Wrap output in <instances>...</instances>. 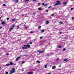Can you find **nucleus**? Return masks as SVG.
<instances>
[{
	"label": "nucleus",
	"mask_w": 74,
	"mask_h": 74,
	"mask_svg": "<svg viewBox=\"0 0 74 74\" xmlns=\"http://www.w3.org/2000/svg\"><path fill=\"white\" fill-rule=\"evenodd\" d=\"M15 68H13L11 70V71L10 72V73L9 74H13V73H14V72H15Z\"/></svg>",
	"instance_id": "nucleus-1"
},
{
	"label": "nucleus",
	"mask_w": 74,
	"mask_h": 74,
	"mask_svg": "<svg viewBox=\"0 0 74 74\" xmlns=\"http://www.w3.org/2000/svg\"><path fill=\"white\" fill-rule=\"evenodd\" d=\"M27 74H33V72H28L27 73Z\"/></svg>",
	"instance_id": "nucleus-7"
},
{
	"label": "nucleus",
	"mask_w": 74,
	"mask_h": 74,
	"mask_svg": "<svg viewBox=\"0 0 74 74\" xmlns=\"http://www.w3.org/2000/svg\"><path fill=\"white\" fill-rule=\"evenodd\" d=\"M10 64H6V66H10Z\"/></svg>",
	"instance_id": "nucleus-14"
},
{
	"label": "nucleus",
	"mask_w": 74,
	"mask_h": 74,
	"mask_svg": "<svg viewBox=\"0 0 74 74\" xmlns=\"http://www.w3.org/2000/svg\"><path fill=\"white\" fill-rule=\"evenodd\" d=\"M66 49L65 48H64V49H63L62 50L63 51H66Z\"/></svg>",
	"instance_id": "nucleus-26"
},
{
	"label": "nucleus",
	"mask_w": 74,
	"mask_h": 74,
	"mask_svg": "<svg viewBox=\"0 0 74 74\" xmlns=\"http://www.w3.org/2000/svg\"><path fill=\"white\" fill-rule=\"evenodd\" d=\"M20 58H21V57H17L16 59V61H17V60H18Z\"/></svg>",
	"instance_id": "nucleus-4"
},
{
	"label": "nucleus",
	"mask_w": 74,
	"mask_h": 74,
	"mask_svg": "<svg viewBox=\"0 0 74 74\" xmlns=\"http://www.w3.org/2000/svg\"><path fill=\"white\" fill-rule=\"evenodd\" d=\"M71 1H73V0H71Z\"/></svg>",
	"instance_id": "nucleus-58"
},
{
	"label": "nucleus",
	"mask_w": 74,
	"mask_h": 74,
	"mask_svg": "<svg viewBox=\"0 0 74 74\" xmlns=\"http://www.w3.org/2000/svg\"><path fill=\"white\" fill-rule=\"evenodd\" d=\"M42 10V8H38V10H39V11H41V10Z\"/></svg>",
	"instance_id": "nucleus-10"
},
{
	"label": "nucleus",
	"mask_w": 74,
	"mask_h": 74,
	"mask_svg": "<svg viewBox=\"0 0 74 74\" xmlns=\"http://www.w3.org/2000/svg\"><path fill=\"white\" fill-rule=\"evenodd\" d=\"M1 22H3V20H1Z\"/></svg>",
	"instance_id": "nucleus-54"
},
{
	"label": "nucleus",
	"mask_w": 74,
	"mask_h": 74,
	"mask_svg": "<svg viewBox=\"0 0 74 74\" xmlns=\"http://www.w3.org/2000/svg\"><path fill=\"white\" fill-rule=\"evenodd\" d=\"M58 47V48H62V46H59Z\"/></svg>",
	"instance_id": "nucleus-28"
},
{
	"label": "nucleus",
	"mask_w": 74,
	"mask_h": 74,
	"mask_svg": "<svg viewBox=\"0 0 74 74\" xmlns=\"http://www.w3.org/2000/svg\"><path fill=\"white\" fill-rule=\"evenodd\" d=\"M38 29H41V26H39L38 27Z\"/></svg>",
	"instance_id": "nucleus-21"
},
{
	"label": "nucleus",
	"mask_w": 74,
	"mask_h": 74,
	"mask_svg": "<svg viewBox=\"0 0 74 74\" xmlns=\"http://www.w3.org/2000/svg\"><path fill=\"white\" fill-rule=\"evenodd\" d=\"M6 74H8V72H6Z\"/></svg>",
	"instance_id": "nucleus-32"
},
{
	"label": "nucleus",
	"mask_w": 74,
	"mask_h": 74,
	"mask_svg": "<svg viewBox=\"0 0 74 74\" xmlns=\"http://www.w3.org/2000/svg\"><path fill=\"white\" fill-rule=\"evenodd\" d=\"M14 0V1H15V0Z\"/></svg>",
	"instance_id": "nucleus-60"
},
{
	"label": "nucleus",
	"mask_w": 74,
	"mask_h": 74,
	"mask_svg": "<svg viewBox=\"0 0 74 74\" xmlns=\"http://www.w3.org/2000/svg\"><path fill=\"white\" fill-rule=\"evenodd\" d=\"M42 38H43V37H40V39H42Z\"/></svg>",
	"instance_id": "nucleus-30"
},
{
	"label": "nucleus",
	"mask_w": 74,
	"mask_h": 74,
	"mask_svg": "<svg viewBox=\"0 0 74 74\" xmlns=\"http://www.w3.org/2000/svg\"><path fill=\"white\" fill-rule=\"evenodd\" d=\"M22 63H23H23H25V61H23V62H22Z\"/></svg>",
	"instance_id": "nucleus-33"
},
{
	"label": "nucleus",
	"mask_w": 74,
	"mask_h": 74,
	"mask_svg": "<svg viewBox=\"0 0 74 74\" xmlns=\"http://www.w3.org/2000/svg\"><path fill=\"white\" fill-rule=\"evenodd\" d=\"M24 71V70H23V69L22 70V71Z\"/></svg>",
	"instance_id": "nucleus-53"
},
{
	"label": "nucleus",
	"mask_w": 74,
	"mask_h": 74,
	"mask_svg": "<svg viewBox=\"0 0 74 74\" xmlns=\"http://www.w3.org/2000/svg\"><path fill=\"white\" fill-rule=\"evenodd\" d=\"M0 69H1V67H0Z\"/></svg>",
	"instance_id": "nucleus-61"
},
{
	"label": "nucleus",
	"mask_w": 74,
	"mask_h": 74,
	"mask_svg": "<svg viewBox=\"0 0 74 74\" xmlns=\"http://www.w3.org/2000/svg\"><path fill=\"white\" fill-rule=\"evenodd\" d=\"M29 44H31V45L32 44V42H30Z\"/></svg>",
	"instance_id": "nucleus-38"
},
{
	"label": "nucleus",
	"mask_w": 74,
	"mask_h": 74,
	"mask_svg": "<svg viewBox=\"0 0 74 74\" xmlns=\"http://www.w3.org/2000/svg\"><path fill=\"white\" fill-rule=\"evenodd\" d=\"M59 23H60V24H63V22L62 21L59 22Z\"/></svg>",
	"instance_id": "nucleus-22"
},
{
	"label": "nucleus",
	"mask_w": 74,
	"mask_h": 74,
	"mask_svg": "<svg viewBox=\"0 0 74 74\" xmlns=\"http://www.w3.org/2000/svg\"><path fill=\"white\" fill-rule=\"evenodd\" d=\"M71 10H73V8H71Z\"/></svg>",
	"instance_id": "nucleus-37"
},
{
	"label": "nucleus",
	"mask_w": 74,
	"mask_h": 74,
	"mask_svg": "<svg viewBox=\"0 0 74 74\" xmlns=\"http://www.w3.org/2000/svg\"><path fill=\"white\" fill-rule=\"evenodd\" d=\"M22 48V49H27V48L23 47Z\"/></svg>",
	"instance_id": "nucleus-20"
},
{
	"label": "nucleus",
	"mask_w": 74,
	"mask_h": 74,
	"mask_svg": "<svg viewBox=\"0 0 74 74\" xmlns=\"http://www.w3.org/2000/svg\"><path fill=\"white\" fill-rule=\"evenodd\" d=\"M25 1H29V0H25Z\"/></svg>",
	"instance_id": "nucleus-31"
},
{
	"label": "nucleus",
	"mask_w": 74,
	"mask_h": 74,
	"mask_svg": "<svg viewBox=\"0 0 74 74\" xmlns=\"http://www.w3.org/2000/svg\"><path fill=\"white\" fill-rule=\"evenodd\" d=\"M30 33H33V31H31V32H30Z\"/></svg>",
	"instance_id": "nucleus-39"
},
{
	"label": "nucleus",
	"mask_w": 74,
	"mask_h": 74,
	"mask_svg": "<svg viewBox=\"0 0 74 74\" xmlns=\"http://www.w3.org/2000/svg\"><path fill=\"white\" fill-rule=\"evenodd\" d=\"M52 7V6H51L49 7L48 8H51Z\"/></svg>",
	"instance_id": "nucleus-29"
},
{
	"label": "nucleus",
	"mask_w": 74,
	"mask_h": 74,
	"mask_svg": "<svg viewBox=\"0 0 74 74\" xmlns=\"http://www.w3.org/2000/svg\"><path fill=\"white\" fill-rule=\"evenodd\" d=\"M17 27L18 28V27H19V26H17Z\"/></svg>",
	"instance_id": "nucleus-56"
},
{
	"label": "nucleus",
	"mask_w": 74,
	"mask_h": 74,
	"mask_svg": "<svg viewBox=\"0 0 74 74\" xmlns=\"http://www.w3.org/2000/svg\"><path fill=\"white\" fill-rule=\"evenodd\" d=\"M2 28H3L2 27H0V29H2Z\"/></svg>",
	"instance_id": "nucleus-45"
},
{
	"label": "nucleus",
	"mask_w": 74,
	"mask_h": 74,
	"mask_svg": "<svg viewBox=\"0 0 74 74\" xmlns=\"http://www.w3.org/2000/svg\"><path fill=\"white\" fill-rule=\"evenodd\" d=\"M38 52H39V53H42V52H44L45 51V50H43L42 51H41V50H38L37 51Z\"/></svg>",
	"instance_id": "nucleus-3"
},
{
	"label": "nucleus",
	"mask_w": 74,
	"mask_h": 74,
	"mask_svg": "<svg viewBox=\"0 0 74 74\" xmlns=\"http://www.w3.org/2000/svg\"><path fill=\"white\" fill-rule=\"evenodd\" d=\"M52 9H53V10H55V8H53Z\"/></svg>",
	"instance_id": "nucleus-50"
},
{
	"label": "nucleus",
	"mask_w": 74,
	"mask_h": 74,
	"mask_svg": "<svg viewBox=\"0 0 74 74\" xmlns=\"http://www.w3.org/2000/svg\"><path fill=\"white\" fill-rule=\"evenodd\" d=\"M44 67H45V68H47V65H45L44 66Z\"/></svg>",
	"instance_id": "nucleus-17"
},
{
	"label": "nucleus",
	"mask_w": 74,
	"mask_h": 74,
	"mask_svg": "<svg viewBox=\"0 0 74 74\" xmlns=\"http://www.w3.org/2000/svg\"><path fill=\"white\" fill-rule=\"evenodd\" d=\"M37 63H40V61L38 60L36 61Z\"/></svg>",
	"instance_id": "nucleus-23"
},
{
	"label": "nucleus",
	"mask_w": 74,
	"mask_h": 74,
	"mask_svg": "<svg viewBox=\"0 0 74 74\" xmlns=\"http://www.w3.org/2000/svg\"><path fill=\"white\" fill-rule=\"evenodd\" d=\"M72 19H73V20H74V17H72Z\"/></svg>",
	"instance_id": "nucleus-34"
},
{
	"label": "nucleus",
	"mask_w": 74,
	"mask_h": 74,
	"mask_svg": "<svg viewBox=\"0 0 74 74\" xmlns=\"http://www.w3.org/2000/svg\"><path fill=\"white\" fill-rule=\"evenodd\" d=\"M64 61H65V62H68V61H69V60L66 59H64Z\"/></svg>",
	"instance_id": "nucleus-11"
},
{
	"label": "nucleus",
	"mask_w": 74,
	"mask_h": 74,
	"mask_svg": "<svg viewBox=\"0 0 74 74\" xmlns=\"http://www.w3.org/2000/svg\"><path fill=\"white\" fill-rule=\"evenodd\" d=\"M63 4L64 5H66V4H67V2H64Z\"/></svg>",
	"instance_id": "nucleus-15"
},
{
	"label": "nucleus",
	"mask_w": 74,
	"mask_h": 74,
	"mask_svg": "<svg viewBox=\"0 0 74 74\" xmlns=\"http://www.w3.org/2000/svg\"><path fill=\"white\" fill-rule=\"evenodd\" d=\"M3 6H4V7H5V6H6V5L5 4H3Z\"/></svg>",
	"instance_id": "nucleus-24"
},
{
	"label": "nucleus",
	"mask_w": 74,
	"mask_h": 74,
	"mask_svg": "<svg viewBox=\"0 0 74 74\" xmlns=\"http://www.w3.org/2000/svg\"><path fill=\"white\" fill-rule=\"evenodd\" d=\"M16 19H15L14 18H13L11 20V21H16Z\"/></svg>",
	"instance_id": "nucleus-13"
},
{
	"label": "nucleus",
	"mask_w": 74,
	"mask_h": 74,
	"mask_svg": "<svg viewBox=\"0 0 74 74\" xmlns=\"http://www.w3.org/2000/svg\"><path fill=\"white\" fill-rule=\"evenodd\" d=\"M56 2L57 3L53 5V6H56V5H59V4H60L61 3V2L60 1H56Z\"/></svg>",
	"instance_id": "nucleus-2"
},
{
	"label": "nucleus",
	"mask_w": 74,
	"mask_h": 74,
	"mask_svg": "<svg viewBox=\"0 0 74 74\" xmlns=\"http://www.w3.org/2000/svg\"><path fill=\"white\" fill-rule=\"evenodd\" d=\"M33 1H37V0H33Z\"/></svg>",
	"instance_id": "nucleus-41"
},
{
	"label": "nucleus",
	"mask_w": 74,
	"mask_h": 74,
	"mask_svg": "<svg viewBox=\"0 0 74 74\" xmlns=\"http://www.w3.org/2000/svg\"><path fill=\"white\" fill-rule=\"evenodd\" d=\"M49 23V21H47V22H46V24L47 25H48V24Z\"/></svg>",
	"instance_id": "nucleus-16"
},
{
	"label": "nucleus",
	"mask_w": 74,
	"mask_h": 74,
	"mask_svg": "<svg viewBox=\"0 0 74 74\" xmlns=\"http://www.w3.org/2000/svg\"><path fill=\"white\" fill-rule=\"evenodd\" d=\"M42 5H44V7H45V6H47L48 4H45L44 3H42Z\"/></svg>",
	"instance_id": "nucleus-5"
},
{
	"label": "nucleus",
	"mask_w": 74,
	"mask_h": 74,
	"mask_svg": "<svg viewBox=\"0 0 74 74\" xmlns=\"http://www.w3.org/2000/svg\"><path fill=\"white\" fill-rule=\"evenodd\" d=\"M0 19H1V17H0Z\"/></svg>",
	"instance_id": "nucleus-59"
},
{
	"label": "nucleus",
	"mask_w": 74,
	"mask_h": 74,
	"mask_svg": "<svg viewBox=\"0 0 74 74\" xmlns=\"http://www.w3.org/2000/svg\"><path fill=\"white\" fill-rule=\"evenodd\" d=\"M47 56H49V55H47Z\"/></svg>",
	"instance_id": "nucleus-52"
},
{
	"label": "nucleus",
	"mask_w": 74,
	"mask_h": 74,
	"mask_svg": "<svg viewBox=\"0 0 74 74\" xmlns=\"http://www.w3.org/2000/svg\"><path fill=\"white\" fill-rule=\"evenodd\" d=\"M59 67H60L61 66H60V65H59Z\"/></svg>",
	"instance_id": "nucleus-57"
},
{
	"label": "nucleus",
	"mask_w": 74,
	"mask_h": 74,
	"mask_svg": "<svg viewBox=\"0 0 74 74\" xmlns=\"http://www.w3.org/2000/svg\"><path fill=\"white\" fill-rule=\"evenodd\" d=\"M24 47H27V45H24Z\"/></svg>",
	"instance_id": "nucleus-40"
},
{
	"label": "nucleus",
	"mask_w": 74,
	"mask_h": 74,
	"mask_svg": "<svg viewBox=\"0 0 74 74\" xmlns=\"http://www.w3.org/2000/svg\"><path fill=\"white\" fill-rule=\"evenodd\" d=\"M0 52H1V51L0 50Z\"/></svg>",
	"instance_id": "nucleus-62"
},
{
	"label": "nucleus",
	"mask_w": 74,
	"mask_h": 74,
	"mask_svg": "<svg viewBox=\"0 0 74 74\" xmlns=\"http://www.w3.org/2000/svg\"><path fill=\"white\" fill-rule=\"evenodd\" d=\"M1 24L2 25H5V21H3L2 22Z\"/></svg>",
	"instance_id": "nucleus-6"
},
{
	"label": "nucleus",
	"mask_w": 74,
	"mask_h": 74,
	"mask_svg": "<svg viewBox=\"0 0 74 74\" xmlns=\"http://www.w3.org/2000/svg\"><path fill=\"white\" fill-rule=\"evenodd\" d=\"M12 27H15V25L12 26Z\"/></svg>",
	"instance_id": "nucleus-42"
},
{
	"label": "nucleus",
	"mask_w": 74,
	"mask_h": 74,
	"mask_svg": "<svg viewBox=\"0 0 74 74\" xmlns=\"http://www.w3.org/2000/svg\"><path fill=\"white\" fill-rule=\"evenodd\" d=\"M33 14H36V12H35L33 13Z\"/></svg>",
	"instance_id": "nucleus-47"
},
{
	"label": "nucleus",
	"mask_w": 74,
	"mask_h": 74,
	"mask_svg": "<svg viewBox=\"0 0 74 74\" xmlns=\"http://www.w3.org/2000/svg\"><path fill=\"white\" fill-rule=\"evenodd\" d=\"M54 14L53 13V14H51V16H53V15H54Z\"/></svg>",
	"instance_id": "nucleus-27"
},
{
	"label": "nucleus",
	"mask_w": 74,
	"mask_h": 74,
	"mask_svg": "<svg viewBox=\"0 0 74 74\" xmlns=\"http://www.w3.org/2000/svg\"><path fill=\"white\" fill-rule=\"evenodd\" d=\"M27 47L28 48H30V46L29 45H27Z\"/></svg>",
	"instance_id": "nucleus-12"
},
{
	"label": "nucleus",
	"mask_w": 74,
	"mask_h": 74,
	"mask_svg": "<svg viewBox=\"0 0 74 74\" xmlns=\"http://www.w3.org/2000/svg\"><path fill=\"white\" fill-rule=\"evenodd\" d=\"M13 62H10V65H12L13 64Z\"/></svg>",
	"instance_id": "nucleus-9"
},
{
	"label": "nucleus",
	"mask_w": 74,
	"mask_h": 74,
	"mask_svg": "<svg viewBox=\"0 0 74 74\" xmlns=\"http://www.w3.org/2000/svg\"><path fill=\"white\" fill-rule=\"evenodd\" d=\"M40 4H41V3H38V5H40Z\"/></svg>",
	"instance_id": "nucleus-43"
},
{
	"label": "nucleus",
	"mask_w": 74,
	"mask_h": 74,
	"mask_svg": "<svg viewBox=\"0 0 74 74\" xmlns=\"http://www.w3.org/2000/svg\"><path fill=\"white\" fill-rule=\"evenodd\" d=\"M60 34H62V32H60Z\"/></svg>",
	"instance_id": "nucleus-46"
},
{
	"label": "nucleus",
	"mask_w": 74,
	"mask_h": 74,
	"mask_svg": "<svg viewBox=\"0 0 74 74\" xmlns=\"http://www.w3.org/2000/svg\"><path fill=\"white\" fill-rule=\"evenodd\" d=\"M46 12H48V10H47L46 11Z\"/></svg>",
	"instance_id": "nucleus-49"
},
{
	"label": "nucleus",
	"mask_w": 74,
	"mask_h": 74,
	"mask_svg": "<svg viewBox=\"0 0 74 74\" xmlns=\"http://www.w3.org/2000/svg\"><path fill=\"white\" fill-rule=\"evenodd\" d=\"M25 27V28H27V27Z\"/></svg>",
	"instance_id": "nucleus-55"
},
{
	"label": "nucleus",
	"mask_w": 74,
	"mask_h": 74,
	"mask_svg": "<svg viewBox=\"0 0 74 74\" xmlns=\"http://www.w3.org/2000/svg\"><path fill=\"white\" fill-rule=\"evenodd\" d=\"M12 29H13V28H12V27H11V28H10V31H11V30H12Z\"/></svg>",
	"instance_id": "nucleus-18"
},
{
	"label": "nucleus",
	"mask_w": 74,
	"mask_h": 74,
	"mask_svg": "<svg viewBox=\"0 0 74 74\" xmlns=\"http://www.w3.org/2000/svg\"><path fill=\"white\" fill-rule=\"evenodd\" d=\"M25 15V14H23L22 15V16H24Z\"/></svg>",
	"instance_id": "nucleus-51"
},
{
	"label": "nucleus",
	"mask_w": 74,
	"mask_h": 74,
	"mask_svg": "<svg viewBox=\"0 0 74 74\" xmlns=\"http://www.w3.org/2000/svg\"><path fill=\"white\" fill-rule=\"evenodd\" d=\"M24 56H27V55H25Z\"/></svg>",
	"instance_id": "nucleus-48"
},
{
	"label": "nucleus",
	"mask_w": 74,
	"mask_h": 74,
	"mask_svg": "<svg viewBox=\"0 0 74 74\" xmlns=\"http://www.w3.org/2000/svg\"><path fill=\"white\" fill-rule=\"evenodd\" d=\"M1 55L0 54V56H1Z\"/></svg>",
	"instance_id": "nucleus-63"
},
{
	"label": "nucleus",
	"mask_w": 74,
	"mask_h": 74,
	"mask_svg": "<svg viewBox=\"0 0 74 74\" xmlns=\"http://www.w3.org/2000/svg\"><path fill=\"white\" fill-rule=\"evenodd\" d=\"M52 69H56V66H53L52 67Z\"/></svg>",
	"instance_id": "nucleus-8"
},
{
	"label": "nucleus",
	"mask_w": 74,
	"mask_h": 74,
	"mask_svg": "<svg viewBox=\"0 0 74 74\" xmlns=\"http://www.w3.org/2000/svg\"><path fill=\"white\" fill-rule=\"evenodd\" d=\"M16 3H18V0H16L15 1Z\"/></svg>",
	"instance_id": "nucleus-25"
},
{
	"label": "nucleus",
	"mask_w": 74,
	"mask_h": 74,
	"mask_svg": "<svg viewBox=\"0 0 74 74\" xmlns=\"http://www.w3.org/2000/svg\"><path fill=\"white\" fill-rule=\"evenodd\" d=\"M7 20H9V19H10V18H7Z\"/></svg>",
	"instance_id": "nucleus-35"
},
{
	"label": "nucleus",
	"mask_w": 74,
	"mask_h": 74,
	"mask_svg": "<svg viewBox=\"0 0 74 74\" xmlns=\"http://www.w3.org/2000/svg\"><path fill=\"white\" fill-rule=\"evenodd\" d=\"M41 32H45V30L43 29V30H41Z\"/></svg>",
	"instance_id": "nucleus-19"
},
{
	"label": "nucleus",
	"mask_w": 74,
	"mask_h": 74,
	"mask_svg": "<svg viewBox=\"0 0 74 74\" xmlns=\"http://www.w3.org/2000/svg\"><path fill=\"white\" fill-rule=\"evenodd\" d=\"M6 55H9V54L8 53H7L6 54Z\"/></svg>",
	"instance_id": "nucleus-36"
},
{
	"label": "nucleus",
	"mask_w": 74,
	"mask_h": 74,
	"mask_svg": "<svg viewBox=\"0 0 74 74\" xmlns=\"http://www.w3.org/2000/svg\"><path fill=\"white\" fill-rule=\"evenodd\" d=\"M57 60H59V59L58 58H57Z\"/></svg>",
	"instance_id": "nucleus-44"
}]
</instances>
